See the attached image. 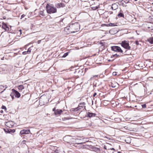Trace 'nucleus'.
Here are the masks:
<instances>
[{"label": "nucleus", "mask_w": 153, "mask_h": 153, "mask_svg": "<svg viewBox=\"0 0 153 153\" xmlns=\"http://www.w3.org/2000/svg\"><path fill=\"white\" fill-rule=\"evenodd\" d=\"M135 1H137V0H134Z\"/></svg>", "instance_id": "obj_52"}, {"label": "nucleus", "mask_w": 153, "mask_h": 153, "mask_svg": "<svg viewBox=\"0 0 153 153\" xmlns=\"http://www.w3.org/2000/svg\"><path fill=\"white\" fill-rule=\"evenodd\" d=\"M96 115V114L88 112L87 113V117H95Z\"/></svg>", "instance_id": "obj_12"}, {"label": "nucleus", "mask_w": 153, "mask_h": 153, "mask_svg": "<svg viewBox=\"0 0 153 153\" xmlns=\"http://www.w3.org/2000/svg\"><path fill=\"white\" fill-rule=\"evenodd\" d=\"M56 111V108H54L53 109V111L54 112V113H55V112Z\"/></svg>", "instance_id": "obj_36"}, {"label": "nucleus", "mask_w": 153, "mask_h": 153, "mask_svg": "<svg viewBox=\"0 0 153 153\" xmlns=\"http://www.w3.org/2000/svg\"><path fill=\"white\" fill-rule=\"evenodd\" d=\"M147 41L151 44H153V36L148 38Z\"/></svg>", "instance_id": "obj_16"}, {"label": "nucleus", "mask_w": 153, "mask_h": 153, "mask_svg": "<svg viewBox=\"0 0 153 153\" xmlns=\"http://www.w3.org/2000/svg\"><path fill=\"white\" fill-rule=\"evenodd\" d=\"M3 19H6V17H3Z\"/></svg>", "instance_id": "obj_50"}, {"label": "nucleus", "mask_w": 153, "mask_h": 153, "mask_svg": "<svg viewBox=\"0 0 153 153\" xmlns=\"http://www.w3.org/2000/svg\"><path fill=\"white\" fill-rule=\"evenodd\" d=\"M55 153H58V150H55Z\"/></svg>", "instance_id": "obj_45"}, {"label": "nucleus", "mask_w": 153, "mask_h": 153, "mask_svg": "<svg viewBox=\"0 0 153 153\" xmlns=\"http://www.w3.org/2000/svg\"><path fill=\"white\" fill-rule=\"evenodd\" d=\"M5 132L6 133L11 134L14 133L15 131V130L14 129H4Z\"/></svg>", "instance_id": "obj_9"}, {"label": "nucleus", "mask_w": 153, "mask_h": 153, "mask_svg": "<svg viewBox=\"0 0 153 153\" xmlns=\"http://www.w3.org/2000/svg\"><path fill=\"white\" fill-rule=\"evenodd\" d=\"M125 141L127 143H130V138L129 137H127L126 139L125 140Z\"/></svg>", "instance_id": "obj_25"}, {"label": "nucleus", "mask_w": 153, "mask_h": 153, "mask_svg": "<svg viewBox=\"0 0 153 153\" xmlns=\"http://www.w3.org/2000/svg\"><path fill=\"white\" fill-rule=\"evenodd\" d=\"M111 49L112 51L115 52H120L121 53L123 52V51L121 49V48L120 47L117 46H112L111 47Z\"/></svg>", "instance_id": "obj_6"}, {"label": "nucleus", "mask_w": 153, "mask_h": 153, "mask_svg": "<svg viewBox=\"0 0 153 153\" xmlns=\"http://www.w3.org/2000/svg\"><path fill=\"white\" fill-rule=\"evenodd\" d=\"M82 143V142H80V143H77V144H80Z\"/></svg>", "instance_id": "obj_47"}, {"label": "nucleus", "mask_w": 153, "mask_h": 153, "mask_svg": "<svg viewBox=\"0 0 153 153\" xmlns=\"http://www.w3.org/2000/svg\"><path fill=\"white\" fill-rule=\"evenodd\" d=\"M121 46L128 50H130L131 47L129 45L128 42L124 40L122 41L121 43Z\"/></svg>", "instance_id": "obj_4"}, {"label": "nucleus", "mask_w": 153, "mask_h": 153, "mask_svg": "<svg viewBox=\"0 0 153 153\" xmlns=\"http://www.w3.org/2000/svg\"><path fill=\"white\" fill-rule=\"evenodd\" d=\"M69 52H67L64 53V55L62 56V58H65L67 56Z\"/></svg>", "instance_id": "obj_26"}, {"label": "nucleus", "mask_w": 153, "mask_h": 153, "mask_svg": "<svg viewBox=\"0 0 153 153\" xmlns=\"http://www.w3.org/2000/svg\"><path fill=\"white\" fill-rule=\"evenodd\" d=\"M69 29H70V28L68 27H66L65 28L64 30L65 31L67 32Z\"/></svg>", "instance_id": "obj_29"}, {"label": "nucleus", "mask_w": 153, "mask_h": 153, "mask_svg": "<svg viewBox=\"0 0 153 153\" xmlns=\"http://www.w3.org/2000/svg\"><path fill=\"white\" fill-rule=\"evenodd\" d=\"M135 44L137 45H139V42L137 41H136L135 42Z\"/></svg>", "instance_id": "obj_33"}, {"label": "nucleus", "mask_w": 153, "mask_h": 153, "mask_svg": "<svg viewBox=\"0 0 153 153\" xmlns=\"http://www.w3.org/2000/svg\"><path fill=\"white\" fill-rule=\"evenodd\" d=\"M97 95V93H95L93 94V96L95 97Z\"/></svg>", "instance_id": "obj_42"}, {"label": "nucleus", "mask_w": 153, "mask_h": 153, "mask_svg": "<svg viewBox=\"0 0 153 153\" xmlns=\"http://www.w3.org/2000/svg\"><path fill=\"white\" fill-rule=\"evenodd\" d=\"M44 10L40 11L39 12V14L42 17L44 16L45 15L44 12Z\"/></svg>", "instance_id": "obj_21"}, {"label": "nucleus", "mask_w": 153, "mask_h": 153, "mask_svg": "<svg viewBox=\"0 0 153 153\" xmlns=\"http://www.w3.org/2000/svg\"><path fill=\"white\" fill-rule=\"evenodd\" d=\"M81 108H78V107L75 108H72L70 109V111L71 112L77 111L78 110Z\"/></svg>", "instance_id": "obj_20"}, {"label": "nucleus", "mask_w": 153, "mask_h": 153, "mask_svg": "<svg viewBox=\"0 0 153 153\" xmlns=\"http://www.w3.org/2000/svg\"><path fill=\"white\" fill-rule=\"evenodd\" d=\"M128 1H129L128 0H125V1H124V2L126 3H127L128 2Z\"/></svg>", "instance_id": "obj_37"}, {"label": "nucleus", "mask_w": 153, "mask_h": 153, "mask_svg": "<svg viewBox=\"0 0 153 153\" xmlns=\"http://www.w3.org/2000/svg\"><path fill=\"white\" fill-rule=\"evenodd\" d=\"M120 56V55H118L117 54H115L114 55H112V56H111V58H112L113 57H115V58H116L117 57Z\"/></svg>", "instance_id": "obj_23"}, {"label": "nucleus", "mask_w": 153, "mask_h": 153, "mask_svg": "<svg viewBox=\"0 0 153 153\" xmlns=\"http://www.w3.org/2000/svg\"><path fill=\"white\" fill-rule=\"evenodd\" d=\"M111 149L112 150H115V149L114 148H112Z\"/></svg>", "instance_id": "obj_49"}, {"label": "nucleus", "mask_w": 153, "mask_h": 153, "mask_svg": "<svg viewBox=\"0 0 153 153\" xmlns=\"http://www.w3.org/2000/svg\"><path fill=\"white\" fill-rule=\"evenodd\" d=\"M148 28H150L151 30H153V27L152 26H148L147 27Z\"/></svg>", "instance_id": "obj_32"}, {"label": "nucleus", "mask_w": 153, "mask_h": 153, "mask_svg": "<svg viewBox=\"0 0 153 153\" xmlns=\"http://www.w3.org/2000/svg\"><path fill=\"white\" fill-rule=\"evenodd\" d=\"M14 125V123L12 121H9L5 123V125L9 128L13 127Z\"/></svg>", "instance_id": "obj_8"}, {"label": "nucleus", "mask_w": 153, "mask_h": 153, "mask_svg": "<svg viewBox=\"0 0 153 153\" xmlns=\"http://www.w3.org/2000/svg\"><path fill=\"white\" fill-rule=\"evenodd\" d=\"M0 112L1 113H3V111L2 110H1L0 111Z\"/></svg>", "instance_id": "obj_44"}, {"label": "nucleus", "mask_w": 153, "mask_h": 153, "mask_svg": "<svg viewBox=\"0 0 153 153\" xmlns=\"http://www.w3.org/2000/svg\"><path fill=\"white\" fill-rule=\"evenodd\" d=\"M98 77V75H94L93 77Z\"/></svg>", "instance_id": "obj_46"}, {"label": "nucleus", "mask_w": 153, "mask_h": 153, "mask_svg": "<svg viewBox=\"0 0 153 153\" xmlns=\"http://www.w3.org/2000/svg\"><path fill=\"white\" fill-rule=\"evenodd\" d=\"M141 106L143 108H146V104L142 105Z\"/></svg>", "instance_id": "obj_30"}, {"label": "nucleus", "mask_w": 153, "mask_h": 153, "mask_svg": "<svg viewBox=\"0 0 153 153\" xmlns=\"http://www.w3.org/2000/svg\"><path fill=\"white\" fill-rule=\"evenodd\" d=\"M2 28L7 31H9V27L7 26L6 24L3 22L2 23Z\"/></svg>", "instance_id": "obj_10"}, {"label": "nucleus", "mask_w": 153, "mask_h": 153, "mask_svg": "<svg viewBox=\"0 0 153 153\" xmlns=\"http://www.w3.org/2000/svg\"><path fill=\"white\" fill-rule=\"evenodd\" d=\"M108 13L110 15H111L113 13V12L112 11H109Z\"/></svg>", "instance_id": "obj_35"}, {"label": "nucleus", "mask_w": 153, "mask_h": 153, "mask_svg": "<svg viewBox=\"0 0 153 153\" xmlns=\"http://www.w3.org/2000/svg\"><path fill=\"white\" fill-rule=\"evenodd\" d=\"M78 71V73H83V71L82 70H79Z\"/></svg>", "instance_id": "obj_31"}, {"label": "nucleus", "mask_w": 153, "mask_h": 153, "mask_svg": "<svg viewBox=\"0 0 153 153\" xmlns=\"http://www.w3.org/2000/svg\"><path fill=\"white\" fill-rule=\"evenodd\" d=\"M18 88L19 90H22L24 89V87L23 85H20L18 86Z\"/></svg>", "instance_id": "obj_24"}, {"label": "nucleus", "mask_w": 153, "mask_h": 153, "mask_svg": "<svg viewBox=\"0 0 153 153\" xmlns=\"http://www.w3.org/2000/svg\"><path fill=\"white\" fill-rule=\"evenodd\" d=\"M111 85H111V86L112 87H113V88H114V87H115V86H114V85H113L112 83V84H111Z\"/></svg>", "instance_id": "obj_41"}, {"label": "nucleus", "mask_w": 153, "mask_h": 153, "mask_svg": "<svg viewBox=\"0 0 153 153\" xmlns=\"http://www.w3.org/2000/svg\"><path fill=\"white\" fill-rule=\"evenodd\" d=\"M85 102H83L82 103H79L78 105V108H83L84 106L85 105Z\"/></svg>", "instance_id": "obj_19"}, {"label": "nucleus", "mask_w": 153, "mask_h": 153, "mask_svg": "<svg viewBox=\"0 0 153 153\" xmlns=\"http://www.w3.org/2000/svg\"><path fill=\"white\" fill-rule=\"evenodd\" d=\"M73 31H71V33H75L78 31L80 28V25L78 22H75L71 24L69 27Z\"/></svg>", "instance_id": "obj_2"}, {"label": "nucleus", "mask_w": 153, "mask_h": 153, "mask_svg": "<svg viewBox=\"0 0 153 153\" xmlns=\"http://www.w3.org/2000/svg\"><path fill=\"white\" fill-rule=\"evenodd\" d=\"M100 8V5H99L98 6L95 7H91V9L93 10H95L97 9Z\"/></svg>", "instance_id": "obj_22"}, {"label": "nucleus", "mask_w": 153, "mask_h": 153, "mask_svg": "<svg viewBox=\"0 0 153 153\" xmlns=\"http://www.w3.org/2000/svg\"><path fill=\"white\" fill-rule=\"evenodd\" d=\"M30 133V129H23L19 133L20 135L24 134H28Z\"/></svg>", "instance_id": "obj_7"}, {"label": "nucleus", "mask_w": 153, "mask_h": 153, "mask_svg": "<svg viewBox=\"0 0 153 153\" xmlns=\"http://www.w3.org/2000/svg\"><path fill=\"white\" fill-rule=\"evenodd\" d=\"M124 15L122 13V11L120 10V12L118 14L117 16L119 17H123L124 18Z\"/></svg>", "instance_id": "obj_18"}, {"label": "nucleus", "mask_w": 153, "mask_h": 153, "mask_svg": "<svg viewBox=\"0 0 153 153\" xmlns=\"http://www.w3.org/2000/svg\"><path fill=\"white\" fill-rule=\"evenodd\" d=\"M74 139L69 136H65L63 138L64 140L68 143H71L74 142Z\"/></svg>", "instance_id": "obj_5"}, {"label": "nucleus", "mask_w": 153, "mask_h": 153, "mask_svg": "<svg viewBox=\"0 0 153 153\" xmlns=\"http://www.w3.org/2000/svg\"><path fill=\"white\" fill-rule=\"evenodd\" d=\"M108 61H109V62H110L111 61V60L110 59H109L108 60Z\"/></svg>", "instance_id": "obj_51"}, {"label": "nucleus", "mask_w": 153, "mask_h": 153, "mask_svg": "<svg viewBox=\"0 0 153 153\" xmlns=\"http://www.w3.org/2000/svg\"><path fill=\"white\" fill-rule=\"evenodd\" d=\"M55 6L57 8H60L61 7H65V5L63 3H58L55 4Z\"/></svg>", "instance_id": "obj_15"}, {"label": "nucleus", "mask_w": 153, "mask_h": 153, "mask_svg": "<svg viewBox=\"0 0 153 153\" xmlns=\"http://www.w3.org/2000/svg\"><path fill=\"white\" fill-rule=\"evenodd\" d=\"M108 25L109 26H117V25H116L115 24L112 23L108 24Z\"/></svg>", "instance_id": "obj_27"}, {"label": "nucleus", "mask_w": 153, "mask_h": 153, "mask_svg": "<svg viewBox=\"0 0 153 153\" xmlns=\"http://www.w3.org/2000/svg\"><path fill=\"white\" fill-rule=\"evenodd\" d=\"M88 68H85V71H86V70H88Z\"/></svg>", "instance_id": "obj_48"}, {"label": "nucleus", "mask_w": 153, "mask_h": 153, "mask_svg": "<svg viewBox=\"0 0 153 153\" xmlns=\"http://www.w3.org/2000/svg\"><path fill=\"white\" fill-rule=\"evenodd\" d=\"M47 12L49 14H51L55 13L56 12V9L52 5H49L47 4L46 6Z\"/></svg>", "instance_id": "obj_1"}, {"label": "nucleus", "mask_w": 153, "mask_h": 153, "mask_svg": "<svg viewBox=\"0 0 153 153\" xmlns=\"http://www.w3.org/2000/svg\"><path fill=\"white\" fill-rule=\"evenodd\" d=\"M1 108L3 109H4L5 111H6L7 110L6 107L4 105H2L1 107Z\"/></svg>", "instance_id": "obj_28"}, {"label": "nucleus", "mask_w": 153, "mask_h": 153, "mask_svg": "<svg viewBox=\"0 0 153 153\" xmlns=\"http://www.w3.org/2000/svg\"><path fill=\"white\" fill-rule=\"evenodd\" d=\"M152 4H153V3H152Z\"/></svg>", "instance_id": "obj_53"}, {"label": "nucleus", "mask_w": 153, "mask_h": 153, "mask_svg": "<svg viewBox=\"0 0 153 153\" xmlns=\"http://www.w3.org/2000/svg\"><path fill=\"white\" fill-rule=\"evenodd\" d=\"M118 7V5L114 3L112 4V6L111 7V9L112 10H115L117 9Z\"/></svg>", "instance_id": "obj_13"}, {"label": "nucleus", "mask_w": 153, "mask_h": 153, "mask_svg": "<svg viewBox=\"0 0 153 153\" xmlns=\"http://www.w3.org/2000/svg\"><path fill=\"white\" fill-rule=\"evenodd\" d=\"M25 16V14H23L21 16V19H22V18H23V17H24Z\"/></svg>", "instance_id": "obj_34"}, {"label": "nucleus", "mask_w": 153, "mask_h": 153, "mask_svg": "<svg viewBox=\"0 0 153 153\" xmlns=\"http://www.w3.org/2000/svg\"><path fill=\"white\" fill-rule=\"evenodd\" d=\"M91 148L92 149L93 151L97 153H99L100 152V149L99 148L95 147L93 146H92Z\"/></svg>", "instance_id": "obj_11"}, {"label": "nucleus", "mask_w": 153, "mask_h": 153, "mask_svg": "<svg viewBox=\"0 0 153 153\" xmlns=\"http://www.w3.org/2000/svg\"><path fill=\"white\" fill-rule=\"evenodd\" d=\"M19 31L20 32V34H22V30L21 29L19 30Z\"/></svg>", "instance_id": "obj_43"}, {"label": "nucleus", "mask_w": 153, "mask_h": 153, "mask_svg": "<svg viewBox=\"0 0 153 153\" xmlns=\"http://www.w3.org/2000/svg\"><path fill=\"white\" fill-rule=\"evenodd\" d=\"M113 75H116V72H113Z\"/></svg>", "instance_id": "obj_39"}, {"label": "nucleus", "mask_w": 153, "mask_h": 153, "mask_svg": "<svg viewBox=\"0 0 153 153\" xmlns=\"http://www.w3.org/2000/svg\"><path fill=\"white\" fill-rule=\"evenodd\" d=\"M62 112V110L57 109L56 110V111L55 112V113H54L55 115H60Z\"/></svg>", "instance_id": "obj_14"}, {"label": "nucleus", "mask_w": 153, "mask_h": 153, "mask_svg": "<svg viewBox=\"0 0 153 153\" xmlns=\"http://www.w3.org/2000/svg\"><path fill=\"white\" fill-rule=\"evenodd\" d=\"M12 92L11 93L10 96L13 99H14V96L18 98L20 97V94L18 91L14 89H12Z\"/></svg>", "instance_id": "obj_3"}, {"label": "nucleus", "mask_w": 153, "mask_h": 153, "mask_svg": "<svg viewBox=\"0 0 153 153\" xmlns=\"http://www.w3.org/2000/svg\"><path fill=\"white\" fill-rule=\"evenodd\" d=\"M74 140H81L80 139H79V138H74Z\"/></svg>", "instance_id": "obj_38"}, {"label": "nucleus", "mask_w": 153, "mask_h": 153, "mask_svg": "<svg viewBox=\"0 0 153 153\" xmlns=\"http://www.w3.org/2000/svg\"><path fill=\"white\" fill-rule=\"evenodd\" d=\"M41 41V40H38V42H37L38 44H39L40 43Z\"/></svg>", "instance_id": "obj_40"}, {"label": "nucleus", "mask_w": 153, "mask_h": 153, "mask_svg": "<svg viewBox=\"0 0 153 153\" xmlns=\"http://www.w3.org/2000/svg\"><path fill=\"white\" fill-rule=\"evenodd\" d=\"M31 49H30V48H29L28 49L27 51H25L23 52H22V54H26L27 53L29 54L31 52Z\"/></svg>", "instance_id": "obj_17"}]
</instances>
